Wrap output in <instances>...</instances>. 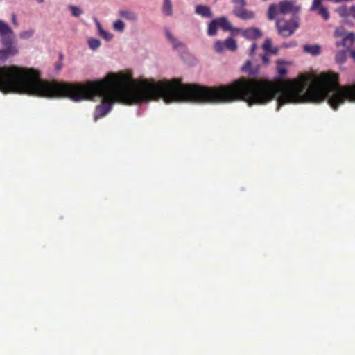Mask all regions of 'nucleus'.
Returning a JSON list of instances; mask_svg holds the SVG:
<instances>
[{"label":"nucleus","instance_id":"nucleus-1","mask_svg":"<svg viewBox=\"0 0 355 355\" xmlns=\"http://www.w3.org/2000/svg\"><path fill=\"white\" fill-rule=\"evenodd\" d=\"M0 92L44 98H69L75 102L101 99L95 110L96 121L106 116L115 102L139 104L162 99L166 103L194 102L229 103L241 101V78L227 85L205 87L181 81L135 79L130 73H109L105 78L85 83H68L42 79L37 70L15 65L0 67Z\"/></svg>","mask_w":355,"mask_h":355},{"label":"nucleus","instance_id":"nucleus-2","mask_svg":"<svg viewBox=\"0 0 355 355\" xmlns=\"http://www.w3.org/2000/svg\"><path fill=\"white\" fill-rule=\"evenodd\" d=\"M327 101L336 110L345 102L355 103V84L342 86L338 75L333 72L318 75V103Z\"/></svg>","mask_w":355,"mask_h":355},{"label":"nucleus","instance_id":"nucleus-3","mask_svg":"<svg viewBox=\"0 0 355 355\" xmlns=\"http://www.w3.org/2000/svg\"><path fill=\"white\" fill-rule=\"evenodd\" d=\"M301 7L289 1H283L278 4L270 5L268 17L270 20L279 18V15L300 12Z\"/></svg>","mask_w":355,"mask_h":355},{"label":"nucleus","instance_id":"nucleus-4","mask_svg":"<svg viewBox=\"0 0 355 355\" xmlns=\"http://www.w3.org/2000/svg\"><path fill=\"white\" fill-rule=\"evenodd\" d=\"M335 37H340V41H336L335 44L336 47L340 46L345 48H350L355 42V33L352 32H347L345 28L343 26L337 27L334 33Z\"/></svg>","mask_w":355,"mask_h":355},{"label":"nucleus","instance_id":"nucleus-5","mask_svg":"<svg viewBox=\"0 0 355 355\" xmlns=\"http://www.w3.org/2000/svg\"><path fill=\"white\" fill-rule=\"evenodd\" d=\"M276 26L278 33L282 37H287L291 36L298 28L299 23L297 18H293L288 21H282L279 18L276 19Z\"/></svg>","mask_w":355,"mask_h":355},{"label":"nucleus","instance_id":"nucleus-6","mask_svg":"<svg viewBox=\"0 0 355 355\" xmlns=\"http://www.w3.org/2000/svg\"><path fill=\"white\" fill-rule=\"evenodd\" d=\"M0 37L2 44H9L14 41L15 35L9 25L3 21L0 20Z\"/></svg>","mask_w":355,"mask_h":355},{"label":"nucleus","instance_id":"nucleus-7","mask_svg":"<svg viewBox=\"0 0 355 355\" xmlns=\"http://www.w3.org/2000/svg\"><path fill=\"white\" fill-rule=\"evenodd\" d=\"M309 10L311 12H316L324 21L330 18L329 11L327 7L323 5L322 0H313Z\"/></svg>","mask_w":355,"mask_h":355},{"label":"nucleus","instance_id":"nucleus-8","mask_svg":"<svg viewBox=\"0 0 355 355\" xmlns=\"http://www.w3.org/2000/svg\"><path fill=\"white\" fill-rule=\"evenodd\" d=\"M6 48L0 49V61L3 62L9 57L14 56L18 53V48L13 42L9 44H2Z\"/></svg>","mask_w":355,"mask_h":355},{"label":"nucleus","instance_id":"nucleus-9","mask_svg":"<svg viewBox=\"0 0 355 355\" xmlns=\"http://www.w3.org/2000/svg\"><path fill=\"white\" fill-rule=\"evenodd\" d=\"M164 34L168 41L171 44L173 49L183 51L185 49V44L177 38L168 28L164 29Z\"/></svg>","mask_w":355,"mask_h":355},{"label":"nucleus","instance_id":"nucleus-10","mask_svg":"<svg viewBox=\"0 0 355 355\" xmlns=\"http://www.w3.org/2000/svg\"><path fill=\"white\" fill-rule=\"evenodd\" d=\"M233 13L236 17L243 20H250L254 18V13L252 11L248 10L242 6H235Z\"/></svg>","mask_w":355,"mask_h":355},{"label":"nucleus","instance_id":"nucleus-11","mask_svg":"<svg viewBox=\"0 0 355 355\" xmlns=\"http://www.w3.org/2000/svg\"><path fill=\"white\" fill-rule=\"evenodd\" d=\"M195 12L197 15L207 19L211 18L213 16L210 8L203 5H198L196 6Z\"/></svg>","mask_w":355,"mask_h":355},{"label":"nucleus","instance_id":"nucleus-12","mask_svg":"<svg viewBox=\"0 0 355 355\" xmlns=\"http://www.w3.org/2000/svg\"><path fill=\"white\" fill-rule=\"evenodd\" d=\"M242 35L246 38L253 40L260 37L262 33L261 31L257 28H250L242 31Z\"/></svg>","mask_w":355,"mask_h":355},{"label":"nucleus","instance_id":"nucleus-13","mask_svg":"<svg viewBox=\"0 0 355 355\" xmlns=\"http://www.w3.org/2000/svg\"><path fill=\"white\" fill-rule=\"evenodd\" d=\"M303 50L306 53L317 56L321 53V47L318 44H304Z\"/></svg>","mask_w":355,"mask_h":355},{"label":"nucleus","instance_id":"nucleus-14","mask_svg":"<svg viewBox=\"0 0 355 355\" xmlns=\"http://www.w3.org/2000/svg\"><path fill=\"white\" fill-rule=\"evenodd\" d=\"M349 48H345L343 50H339L336 52L335 55V61L338 64H342L345 62L347 58V52Z\"/></svg>","mask_w":355,"mask_h":355},{"label":"nucleus","instance_id":"nucleus-15","mask_svg":"<svg viewBox=\"0 0 355 355\" xmlns=\"http://www.w3.org/2000/svg\"><path fill=\"white\" fill-rule=\"evenodd\" d=\"M119 15L121 17L128 21H135L137 19V15L136 13L131 10H121L119 11Z\"/></svg>","mask_w":355,"mask_h":355},{"label":"nucleus","instance_id":"nucleus-16","mask_svg":"<svg viewBox=\"0 0 355 355\" xmlns=\"http://www.w3.org/2000/svg\"><path fill=\"white\" fill-rule=\"evenodd\" d=\"M162 11L165 16H172L173 15L171 0H164Z\"/></svg>","mask_w":355,"mask_h":355},{"label":"nucleus","instance_id":"nucleus-17","mask_svg":"<svg viewBox=\"0 0 355 355\" xmlns=\"http://www.w3.org/2000/svg\"><path fill=\"white\" fill-rule=\"evenodd\" d=\"M218 26L221 27L224 31H231L232 26L227 19L225 17L215 19Z\"/></svg>","mask_w":355,"mask_h":355},{"label":"nucleus","instance_id":"nucleus-18","mask_svg":"<svg viewBox=\"0 0 355 355\" xmlns=\"http://www.w3.org/2000/svg\"><path fill=\"white\" fill-rule=\"evenodd\" d=\"M87 44L91 50L95 51L101 46V42L98 39L90 37L87 40Z\"/></svg>","mask_w":355,"mask_h":355},{"label":"nucleus","instance_id":"nucleus-19","mask_svg":"<svg viewBox=\"0 0 355 355\" xmlns=\"http://www.w3.org/2000/svg\"><path fill=\"white\" fill-rule=\"evenodd\" d=\"M336 12L342 17H351L350 8L341 6L336 10Z\"/></svg>","mask_w":355,"mask_h":355},{"label":"nucleus","instance_id":"nucleus-20","mask_svg":"<svg viewBox=\"0 0 355 355\" xmlns=\"http://www.w3.org/2000/svg\"><path fill=\"white\" fill-rule=\"evenodd\" d=\"M34 33L35 30L33 28H29L21 31L19 34V37L21 40H28L34 35Z\"/></svg>","mask_w":355,"mask_h":355},{"label":"nucleus","instance_id":"nucleus-21","mask_svg":"<svg viewBox=\"0 0 355 355\" xmlns=\"http://www.w3.org/2000/svg\"><path fill=\"white\" fill-rule=\"evenodd\" d=\"M225 49L235 51L237 48L236 42L232 37L227 38L225 41Z\"/></svg>","mask_w":355,"mask_h":355},{"label":"nucleus","instance_id":"nucleus-22","mask_svg":"<svg viewBox=\"0 0 355 355\" xmlns=\"http://www.w3.org/2000/svg\"><path fill=\"white\" fill-rule=\"evenodd\" d=\"M218 27V24L215 19L212 20L208 26L207 34L209 36H213L216 34L217 28Z\"/></svg>","mask_w":355,"mask_h":355},{"label":"nucleus","instance_id":"nucleus-23","mask_svg":"<svg viewBox=\"0 0 355 355\" xmlns=\"http://www.w3.org/2000/svg\"><path fill=\"white\" fill-rule=\"evenodd\" d=\"M112 28L115 31L122 33L125 29V23L121 19H118L113 23Z\"/></svg>","mask_w":355,"mask_h":355},{"label":"nucleus","instance_id":"nucleus-24","mask_svg":"<svg viewBox=\"0 0 355 355\" xmlns=\"http://www.w3.org/2000/svg\"><path fill=\"white\" fill-rule=\"evenodd\" d=\"M69 8L71 12V15L75 17H78L83 14V10L80 7L73 5H70L69 6Z\"/></svg>","mask_w":355,"mask_h":355},{"label":"nucleus","instance_id":"nucleus-25","mask_svg":"<svg viewBox=\"0 0 355 355\" xmlns=\"http://www.w3.org/2000/svg\"><path fill=\"white\" fill-rule=\"evenodd\" d=\"M101 37L105 39L106 41H110L113 39L114 35L105 30H101V32L98 33Z\"/></svg>","mask_w":355,"mask_h":355},{"label":"nucleus","instance_id":"nucleus-26","mask_svg":"<svg viewBox=\"0 0 355 355\" xmlns=\"http://www.w3.org/2000/svg\"><path fill=\"white\" fill-rule=\"evenodd\" d=\"M214 49L218 53L223 52L225 49L224 41L218 40L214 44Z\"/></svg>","mask_w":355,"mask_h":355},{"label":"nucleus","instance_id":"nucleus-27","mask_svg":"<svg viewBox=\"0 0 355 355\" xmlns=\"http://www.w3.org/2000/svg\"><path fill=\"white\" fill-rule=\"evenodd\" d=\"M284 63V61L283 60H278L277 61V64H278V66H277V72L280 75V76H284L286 73V70L285 69V68L284 67H282V64Z\"/></svg>","mask_w":355,"mask_h":355},{"label":"nucleus","instance_id":"nucleus-28","mask_svg":"<svg viewBox=\"0 0 355 355\" xmlns=\"http://www.w3.org/2000/svg\"><path fill=\"white\" fill-rule=\"evenodd\" d=\"M272 41L270 39H266L265 41H264V43L263 44V49L266 51V52H270V51L271 50V49L272 48Z\"/></svg>","mask_w":355,"mask_h":355},{"label":"nucleus","instance_id":"nucleus-29","mask_svg":"<svg viewBox=\"0 0 355 355\" xmlns=\"http://www.w3.org/2000/svg\"><path fill=\"white\" fill-rule=\"evenodd\" d=\"M297 45V43L296 41L292 40L288 42H284L282 44V46L286 49L288 48H293L295 47Z\"/></svg>","mask_w":355,"mask_h":355},{"label":"nucleus","instance_id":"nucleus-30","mask_svg":"<svg viewBox=\"0 0 355 355\" xmlns=\"http://www.w3.org/2000/svg\"><path fill=\"white\" fill-rule=\"evenodd\" d=\"M233 2L236 5V6H243L245 5V0H233Z\"/></svg>","mask_w":355,"mask_h":355},{"label":"nucleus","instance_id":"nucleus-31","mask_svg":"<svg viewBox=\"0 0 355 355\" xmlns=\"http://www.w3.org/2000/svg\"><path fill=\"white\" fill-rule=\"evenodd\" d=\"M94 21H95V24H96L97 30H98V33H99L101 32V30H103V28L101 26V24L98 20L95 19Z\"/></svg>","mask_w":355,"mask_h":355},{"label":"nucleus","instance_id":"nucleus-32","mask_svg":"<svg viewBox=\"0 0 355 355\" xmlns=\"http://www.w3.org/2000/svg\"><path fill=\"white\" fill-rule=\"evenodd\" d=\"M350 12H351V17H353L355 19V6L350 7Z\"/></svg>","mask_w":355,"mask_h":355},{"label":"nucleus","instance_id":"nucleus-33","mask_svg":"<svg viewBox=\"0 0 355 355\" xmlns=\"http://www.w3.org/2000/svg\"><path fill=\"white\" fill-rule=\"evenodd\" d=\"M256 49H257V45L254 43H253L250 47V53L251 54L254 53Z\"/></svg>","mask_w":355,"mask_h":355},{"label":"nucleus","instance_id":"nucleus-34","mask_svg":"<svg viewBox=\"0 0 355 355\" xmlns=\"http://www.w3.org/2000/svg\"><path fill=\"white\" fill-rule=\"evenodd\" d=\"M62 62H59L56 63V64H55L56 70L59 71L62 69Z\"/></svg>","mask_w":355,"mask_h":355},{"label":"nucleus","instance_id":"nucleus-35","mask_svg":"<svg viewBox=\"0 0 355 355\" xmlns=\"http://www.w3.org/2000/svg\"><path fill=\"white\" fill-rule=\"evenodd\" d=\"M269 53L277 54L278 53V48L277 47H272Z\"/></svg>","mask_w":355,"mask_h":355},{"label":"nucleus","instance_id":"nucleus-36","mask_svg":"<svg viewBox=\"0 0 355 355\" xmlns=\"http://www.w3.org/2000/svg\"><path fill=\"white\" fill-rule=\"evenodd\" d=\"M263 62L266 64H267L269 62L268 58H267L266 55H263L262 57Z\"/></svg>","mask_w":355,"mask_h":355},{"label":"nucleus","instance_id":"nucleus-37","mask_svg":"<svg viewBox=\"0 0 355 355\" xmlns=\"http://www.w3.org/2000/svg\"><path fill=\"white\" fill-rule=\"evenodd\" d=\"M250 65V62L249 61H248L245 64V65L243 67V70H247V68L248 67V66Z\"/></svg>","mask_w":355,"mask_h":355},{"label":"nucleus","instance_id":"nucleus-38","mask_svg":"<svg viewBox=\"0 0 355 355\" xmlns=\"http://www.w3.org/2000/svg\"><path fill=\"white\" fill-rule=\"evenodd\" d=\"M351 56L354 60H355V50L351 51Z\"/></svg>","mask_w":355,"mask_h":355},{"label":"nucleus","instance_id":"nucleus-39","mask_svg":"<svg viewBox=\"0 0 355 355\" xmlns=\"http://www.w3.org/2000/svg\"><path fill=\"white\" fill-rule=\"evenodd\" d=\"M38 3H43L44 2V0H35Z\"/></svg>","mask_w":355,"mask_h":355},{"label":"nucleus","instance_id":"nucleus-40","mask_svg":"<svg viewBox=\"0 0 355 355\" xmlns=\"http://www.w3.org/2000/svg\"><path fill=\"white\" fill-rule=\"evenodd\" d=\"M12 21L13 23H16V17L15 15H12Z\"/></svg>","mask_w":355,"mask_h":355}]
</instances>
